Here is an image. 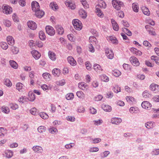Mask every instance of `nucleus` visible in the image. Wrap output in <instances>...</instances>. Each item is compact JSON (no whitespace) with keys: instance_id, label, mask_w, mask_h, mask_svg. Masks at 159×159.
Here are the masks:
<instances>
[{"instance_id":"34","label":"nucleus","mask_w":159,"mask_h":159,"mask_svg":"<svg viewBox=\"0 0 159 159\" xmlns=\"http://www.w3.org/2000/svg\"><path fill=\"white\" fill-rule=\"evenodd\" d=\"M126 99L127 101L130 103L135 102V98L131 96H127L126 97Z\"/></svg>"},{"instance_id":"27","label":"nucleus","mask_w":159,"mask_h":159,"mask_svg":"<svg viewBox=\"0 0 159 159\" xmlns=\"http://www.w3.org/2000/svg\"><path fill=\"white\" fill-rule=\"evenodd\" d=\"M5 157L8 158H11L13 155V152L12 151L7 150L5 152Z\"/></svg>"},{"instance_id":"4","label":"nucleus","mask_w":159,"mask_h":159,"mask_svg":"<svg viewBox=\"0 0 159 159\" xmlns=\"http://www.w3.org/2000/svg\"><path fill=\"white\" fill-rule=\"evenodd\" d=\"M18 108V105L16 103H10L8 107L5 106H3L1 107V109H9L11 108L12 109H17Z\"/></svg>"},{"instance_id":"31","label":"nucleus","mask_w":159,"mask_h":159,"mask_svg":"<svg viewBox=\"0 0 159 159\" xmlns=\"http://www.w3.org/2000/svg\"><path fill=\"white\" fill-rule=\"evenodd\" d=\"M50 7L53 10L58 9V6L56 3L54 2H52L50 3Z\"/></svg>"},{"instance_id":"60","label":"nucleus","mask_w":159,"mask_h":159,"mask_svg":"<svg viewBox=\"0 0 159 159\" xmlns=\"http://www.w3.org/2000/svg\"><path fill=\"white\" fill-rule=\"evenodd\" d=\"M93 122H94V124L95 125H98L102 123V120L101 119H99L98 120H94Z\"/></svg>"},{"instance_id":"47","label":"nucleus","mask_w":159,"mask_h":159,"mask_svg":"<svg viewBox=\"0 0 159 159\" xmlns=\"http://www.w3.org/2000/svg\"><path fill=\"white\" fill-rule=\"evenodd\" d=\"M28 100V98L25 97H21L19 99V101L20 102L24 103L27 102Z\"/></svg>"},{"instance_id":"35","label":"nucleus","mask_w":159,"mask_h":159,"mask_svg":"<svg viewBox=\"0 0 159 159\" xmlns=\"http://www.w3.org/2000/svg\"><path fill=\"white\" fill-rule=\"evenodd\" d=\"M96 6H97V7H100L102 8H105L106 7V4L104 1L101 0L99 2V4Z\"/></svg>"},{"instance_id":"50","label":"nucleus","mask_w":159,"mask_h":159,"mask_svg":"<svg viewBox=\"0 0 159 159\" xmlns=\"http://www.w3.org/2000/svg\"><path fill=\"white\" fill-rule=\"evenodd\" d=\"M39 37L41 40H44L45 39V36L43 32L40 31L39 32Z\"/></svg>"},{"instance_id":"62","label":"nucleus","mask_w":159,"mask_h":159,"mask_svg":"<svg viewBox=\"0 0 159 159\" xmlns=\"http://www.w3.org/2000/svg\"><path fill=\"white\" fill-rule=\"evenodd\" d=\"M75 144L73 143H70L69 144H67L65 146V147L66 149H70L74 146Z\"/></svg>"},{"instance_id":"1","label":"nucleus","mask_w":159,"mask_h":159,"mask_svg":"<svg viewBox=\"0 0 159 159\" xmlns=\"http://www.w3.org/2000/svg\"><path fill=\"white\" fill-rule=\"evenodd\" d=\"M112 3L114 8L118 10H120L121 7H123L124 6V3L122 2L117 0H113Z\"/></svg>"},{"instance_id":"19","label":"nucleus","mask_w":159,"mask_h":159,"mask_svg":"<svg viewBox=\"0 0 159 159\" xmlns=\"http://www.w3.org/2000/svg\"><path fill=\"white\" fill-rule=\"evenodd\" d=\"M7 40L8 43L9 45L11 46L14 45L15 43V41L12 37L10 36H7Z\"/></svg>"},{"instance_id":"12","label":"nucleus","mask_w":159,"mask_h":159,"mask_svg":"<svg viewBox=\"0 0 159 159\" xmlns=\"http://www.w3.org/2000/svg\"><path fill=\"white\" fill-rule=\"evenodd\" d=\"M67 60L68 62L72 66H74L76 65L77 63L74 58L71 56L67 57Z\"/></svg>"},{"instance_id":"43","label":"nucleus","mask_w":159,"mask_h":159,"mask_svg":"<svg viewBox=\"0 0 159 159\" xmlns=\"http://www.w3.org/2000/svg\"><path fill=\"white\" fill-rule=\"evenodd\" d=\"M89 41L90 43H94V44H96L97 40L96 38L93 36H91L89 39Z\"/></svg>"},{"instance_id":"59","label":"nucleus","mask_w":159,"mask_h":159,"mask_svg":"<svg viewBox=\"0 0 159 159\" xmlns=\"http://www.w3.org/2000/svg\"><path fill=\"white\" fill-rule=\"evenodd\" d=\"M85 66L86 68L88 70H90L91 69V65L89 61H86L85 63Z\"/></svg>"},{"instance_id":"41","label":"nucleus","mask_w":159,"mask_h":159,"mask_svg":"<svg viewBox=\"0 0 159 159\" xmlns=\"http://www.w3.org/2000/svg\"><path fill=\"white\" fill-rule=\"evenodd\" d=\"M112 90L115 93H118L121 91L120 87L117 85H116L115 86L113 87Z\"/></svg>"},{"instance_id":"11","label":"nucleus","mask_w":159,"mask_h":159,"mask_svg":"<svg viewBox=\"0 0 159 159\" xmlns=\"http://www.w3.org/2000/svg\"><path fill=\"white\" fill-rule=\"evenodd\" d=\"M28 26L30 29L34 30L37 28V25L35 22L32 21H29L27 22Z\"/></svg>"},{"instance_id":"40","label":"nucleus","mask_w":159,"mask_h":159,"mask_svg":"<svg viewBox=\"0 0 159 159\" xmlns=\"http://www.w3.org/2000/svg\"><path fill=\"white\" fill-rule=\"evenodd\" d=\"M142 10L144 14L147 16H148L150 14V12L149 9L146 7H143L142 8Z\"/></svg>"},{"instance_id":"21","label":"nucleus","mask_w":159,"mask_h":159,"mask_svg":"<svg viewBox=\"0 0 159 159\" xmlns=\"http://www.w3.org/2000/svg\"><path fill=\"white\" fill-rule=\"evenodd\" d=\"M78 86L79 88L82 90H84L85 89H87L88 88V86L84 82H82L79 83Z\"/></svg>"},{"instance_id":"58","label":"nucleus","mask_w":159,"mask_h":159,"mask_svg":"<svg viewBox=\"0 0 159 159\" xmlns=\"http://www.w3.org/2000/svg\"><path fill=\"white\" fill-rule=\"evenodd\" d=\"M152 155H157L159 154V149H154L151 152Z\"/></svg>"},{"instance_id":"57","label":"nucleus","mask_w":159,"mask_h":159,"mask_svg":"<svg viewBox=\"0 0 159 159\" xmlns=\"http://www.w3.org/2000/svg\"><path fill=\"white\" fill-rule=\"evenodd\" d=\"M123 30L124 32L126 33L129 36H131L132 35V34L130 31L128 29L124 28L123 29Z\"/></svg>"},{"instance_id":"24","label":"nucleus","mask_w":159,"mask_h":159,"mask_svg":"<svg viewBox=\"0 0 159 159\" xmlns=\"http://www.w3.org/2000/svg\"><path fill=\"white\" fill-rule=\"evenodd\" d=\"M112 74L115 76L118 77L121 75V72L117 69H114L112 71Z\"/></svg>"},{"instance_id":"45","label":"nucleus","mask_w":159,"mask_h":159,"mask_svg":"<svg viewBox=\"0 0 159 159\" xmlns=\"http://www.w3.org/2000/svg\"><path fill=\"white\" fill-rule=\"evenodd\" d=\"M96 12L98 13L97 15L98 16L101 17H103V14L101 10L100 9L98 8V7H97V6H96Z\"/></svg>"},{"instance_id":"9","label":"nucleus","mask_w":159,"mask_h":159,"mask_svg":"<svg viewBox=\"0 0 159 159\" xmlns=\"http://www.w3.org/2000/svg\"><path fill=\"white\" fill-rule=\"evenodd\" d=\"M32 149L34 152L38 153H42L43 150L42 147L39 146H34L32 148Z\"/></svg>"},{"instance_id":"10","label":"nucleus","mask_w":159,"mask_h":159,"mask_svg":"<svg viewBox=\"0 0 159 159\" xmlns=\"http://www.w3.org/2000/svg\"><path fill=\"white\" fill-rule=\"evenodd\" d=\"M122 121V119L119 118L114 117L111 118V123L113 124L118 125Z\"/></svg>"},{"instance_id":"39","label":"nucleus","mask_w":159,"mask_h":159,"mask_svg":"<svg viewBox=\"0 0 159 159\" xmlns=\"http://www.w3.org/2000/svg\"><path fill=\"white\" fill-rule=\"evenodd\" d=\"M4 84L8 87H10L12 85L11 82L8 79H6L4 80Z\"/></svg>"},{"instance_id":"54","label":"nucleus","mask_w":159,"mask_h":159,"mask_svg":"<svg viewBox=\"0 0 159 159\" xmlns=\"http://www.w3.org/2000/svg\"><path fill=\"white\" fill-rule=\"evenodd\" d=\"M11 50L13 54H16L19 52L18 48L12 46L11 48Z\"/></svg>"},{"instance_id":"53","label":"nucleus","mask_w":159,"mask_h":159,"mask_svg":"<svg viewBox=\"0 0 159 159\" xmlns=\"http://www.w3.org/2000/svg\"><path fill=\"white\" fill-rule=\"evenodd\" d=\"M151 59L155 61L156 64L159 65V58L158 57L152 56L151 57Z\"/></svg>"},{"instance_id":"30","label":"nucleus","mask_w":159,"mask_h":159,"mask_svg":"<svg viewBox=\"0 0 159 159\" xmlns=\"http://www.w3.org/2000/svg\"><path fill=\"white\" fill-rule=\"evenodd\" d=\"M37 130L39 133H42L46 131V128L45 126L41 125L38 127Z\"/></svg>"},{"instance_id":"51","label":"nucleus","mask_w":159,"mask_h":159,"mask_svg":"<svg viewBox=\"0 0 159 159\" xmlns=\"http://www.w3.org/2000/svg\"><path fill=\"white\" fill-rule=\"evenodd\" d=\"M74 97V95L72 93L67 94L66 96V98L67 100H70L73 99Z\"/></svg>"},{"instance_id":"44","label":"nucleus","mask_w":159,"mask_h":159,"mask_svg":"<svg viewBox=\"0 0 159 159\" xmlns=\"http://www.w3.org/2000/svg\"><path fill=\"white\" fill-rule=\"evenodd\" d=\"M153 114L152 116V117L153 118H159V110H154Z\"/></svg>"},{"instance_id":"52","label":"nucleus","mask_w":159,"mask_h":159,"mask_svg":"<svg viewBox=\"0 0 159 159\" xmlns=\"http://www.w3.org/2000/svg\"><path fill=\"white\" fill-rule=\"evenodd\" d=\"M1 47L4 50H6L8 48V45L6 42H2L1 43Z\"/></svg>"},{"instance_id":"3","label":"nucleus","mask_w":159,"mask_h":159,"mask_svg":"<svg viewBox=\"0 0 159 159\" xmlns=\"http://www.w3.org/2000/svg\"><path fill=\"white\" fill-rule=\"evenodd\" d=\"M45 30L46 33L50 36H53L55 33V30L52 27L50 26H46Z\"/></svg>"},{"instance_id":"15","label":"nucleus","mask_w":159,"mask_h":159,"mask_svg":"<svg viewBox=\"0 0 159 159\" xmlns=\"http://www.w3.org/2000/svg\"><path fill=\"white\" fill-rule=\"evenodd\" d=\"M33 57L36 59H38L41 56V54L36 50H34L31 51Z\"/></svg>"},{"instance_id":"56","label":"nucleus","mask_w":159,"mask_h":159,"mask_svg":"<svg viewBox=\"0 0 159 159\" xmlns=\"http://www.w3.org/2000/svg\"><path fill=\"white\" fill-rule=\"evenodd\" d=\"M102 98V96L100 94L95 96L94 99L95 101H98L101 100Z\"/></svg>"},{"instance_id":"13","label":"nucleus","mask_w":159,"mask_h":159,"mask_svg":"<svg viewBox=\"0 0 159 159\" xmlns=\"http://www.w3.org/2000/svg\"><path fill=\"white\" fill-rule=\"evenodd\" d=\"M93 68L96 72L99 73H100L101 71L103 70V69L101 67V66L97 64H95L94 65Z\"/></svg>"},{"instance_id":"6","label":"nucleus","mask_w":159,"mask_h":159,"mask_svg":"<svg viewBox=\"0 0 159 159\" xmlns=\"http://www.w3.org/2000/svg\"><path fill=\"white\" fill-rule=\"evenodd\" d=\"M129 60L132 65L134 66H138L139 65L138 59L134 56L131 57L129 58Z\"/></svg>"},{"instance_id":"18","label":"nucleus","mask_w":159,"mask_h":159,"mask_svg":"<svg viewBox=\"0 0 159 159\" xmlns=\"http://www.w3.org/2000/svg\"><path fill=\"white\" fill-rule=\"evenodd\" d=\"M55 28L56 29L57 32L58 34H62L64 32V30L63 28L60 25H56Z\"/></svg>"},{"instance_id":"23","label":"nucleus","mask_w":159,"mask_h":159,"mask_svg":"<svg viewBox=\"0 0 159 159\" xmlns=\"http://www.w3.org/2000/svg\"><path fill=\"white\" fill-rule=\"evenodd\" d=\"M48 55L49 58L52 60L54 61L56 60V56L55 54L51 51H49L48 52Z\"/></svg>"},{"instance_id":"2","label":"nucleus","mask_w":159,"mask_h":159,"mask_svg":"<svg viewBox=\"0 0 159 159\" xmlns=\"http://www.w3.org/2000/svg\"><path fill=\"white\" fill-rule=\"evenodd\" d=\"M72 24L74 28L77 30H80L82 29V26L81 22L78 19H74L72 21Z\"/></svg>"},{"instance_id":"7","label":"nucleus","mask_w":159,"mask_h":159,"mask_svg":"<svg viewBox=\"0 0 159 159\" xmlns=\"http://www.w3.org/2000/svg\"><path fill=\"white\" fill-rule=\"evenodd\" d=\"M66 5L70 8L73 10L76 7V5L75 3L71 1L66 0L65 2Z\"/></svg>"},{"instance_id":"38","label":"nucleus","mask_w":159,"mask_h":159,"mask_svg":"<svg viewBox=\"0 0 159 159\" xmlns=\"http://www.w3.org/2000/svg\"><path fill=\"white\" fill-rule=\"evenodd\" d=\"M76 95L80 98L83 99L84 98V94L82 91H77Z\"/></svg>"},{"instance_id":"8","label":"nucleus","mask_w":159,"mask_h":159,"mask_svg":"<svg viewBox=\"0 0 159 159\" xmlns=\"http://www.w3.org/2000/svg\"><path fill=\"white\" fill-rule=\"evenodd\" d=\"M32 10L35 11L40 9L39 3L35 1H33L31 3Z\"/></svg>"},{"instance_id":"26","label":"nucleus","mask_w":159,"mask_h":159,"mask_svg":"<svg viewBox=\"0 0 159 159\" xmlns=\"http://www.w3.org/2000/svg\"><path fill=\"white\" fill-rule=\"evenodd\" d=\"M53 75L56 76H59L61 73L60 70L58 68H55L52 71Z\"/></svg>"},{"instance_id":"46","label":"nucleus","mask_w":159,"mask_h":159,"mask_svg":"<svg viewBox=\"0 0 159 159\" xmlns=\"http://www.w3.org/2000/svg\"><path fill=\"white\" fill-rule=\"evenodd\" d=\"M39 114L42 118L44 119H47L48 117V115L43 112L40 113Z\"/></svg>"},{"instance_id":"17","label":"nucleus","mask_w":159,"mask_h":159,"mask_svg":"<svg viewBox=\"0 0 159 159\" xmlns=\"http://www.w3.org/2000/svg\"><path fill=\"white\" fill-rule=\"evenodd\" d=\"M111 21L113 30L116 31H118L119 30V27L117 23L115 20L113 19L111 20Z\"/></svg>"},{"instance_id":"37","label":"nucleus","mask_w":159,"mask_h":159,"mask_svg":"<svg viewBox=\"0 0 159 159\" xmlns=\"http://www.w3.org/2000/svg\"><path fill=\"white\" fill-rule=\"evenodd\" d=\"M110 40L113 44H117L118 43V41L115 37L110 36Z\"/></svg>"},{"instance_id":"32","label":"nucleus","mask_w":159,"mask_h":159,"mask_svg":"<svg viewBox=\"0 0 159 159\" xmlns=\"http://www.w3.org/2000/svg\"><path fill=\"white\" fill-rule=\"evenodd\" d=\"M10 64L13 68L16 69L18 67L17 64L13 60H10L9 61Z\"/></svg>"},{"instance_id":"29","label":"nucleus","mask_w":159,"mask_h":159,"mask_svg":"<svg viewBox=\"0 0 159 159\" xmlns=\"http://www.w3.org/2000/svg\"><path fill=\"white\" fill-rule=\"evenodd\" d=\"M132 8L133 11L135 12H137L139 11V7L137 3H134L132 4Z\"/></svg>"},{"instance_id":"42","label":"nucleus","mask_w":159,"mask_h":159,"mask_svg":"<svg viewBox=\"0 0 159 159\" xmlns=\"http://www.w3.org/2000/svg\"><path fill=\"white\" fill-rule=\"evenodd\" d=\"M23 87V84L21 83H17L16 84V89L19 92L22 91V88Z\"/></svg>"},{"instance_id":"16","label":"nucleus","mask_w":159,"mask_h":159,"mask_svg":"<svg viewBox=\"0 0 159 159\" xmlns=\"http://www.w3.org/2000/svg\"><path fill=\"white\" fill-rule=\"evenodd\" d=\"M141 106L143 108L146 109L150 108L152 105L148 102L144 101L141 104Z\"/></svg>"},{"instance_id":"22","label":"nucleus","mask_w":159,"mask_h":159,"mask_svg":"<svg viewBox=\"0 0 159 159\" xmlns=\"http://www.w3.org/2000/svg\"><path fill=\"white\" fill-rule=\"evenodd\" d=\"M28 100L33 102L35 99V97L34 93L30 92L28 93Z\"/></svg>"},{"instance_id":"55","label":"nucleus","mask_w":159,"mask_h":159,"mask_svg":"<svg viewBox=\"0 0 159 159\" xmlns=\"http://www.w3.org/2000/svg\"><path fill=\"white\" fill-rule=\"evenodd\" d=\"M43 78L47 80H49L50 79V75L48 73H45L43 74Z\"/></svg>"},{"instance_id":"61","label":"nucleus","mask_w":159,"mask_h":159,"mask_svg":"<svg viewBox=\"0 0 159 159\" xmlns=\"http://www.w3.org/2000/svg\"><path fill=\"white\" fill-rule=\"evenodd\" d=\"M99 149L97 147H93L90 148L89 150V151L90 152H97L98 151Z\"/></svg>"},{"instance_id":"48","label":"nucleus","mask_w":159,"mask_h":159,"mask_svg":"<svg viewBox=\"0 0 159 159\" xmlns=\"http://www.w3.org/2000/svg\"><path fill=\"white\" fill-rule=\"evenodd\" d=\"M6 132V130L3 127L0 128V137L2 138L4 136V133Z\"/></svg>"},{"instance_id":"36","label":"nucleus","mask_w":159,"mask_h":159,"mask_svg":"<svg viewBox=\"0 0 159 159\" xmlns=\"http://www.w3.org/2000/svg\"><path fill=\"white\" fill-rule=\"evenodd\" d=\"M100 79L104 82H108L109 81V78L105 75H102L100 76Z\"/></svg>"},{"instance_id":"63","label":"nucleus","mask_w":159,"mask_h":159,"mask_svg":"<svg viewBox=\"0 0 159 159\" xmlns=\"http://www.w3.org/2000/svg\"><path fill=\"white\" fill-rule=\"evenodd\" d=\"M92 143H96L100 142L101 141V139L99 138L92 139H91Z\"/></svg>"},{"instance_id":"33","label":"nucleus","mask_w":159,"mask_h":159,"mask_svg":"<svg viewBox=\"0 0 159 159\" xmlns=\"http://www.w3.org/2000/svg\"><path fill=\"white\" fill-rule=\"evenodd\" d=\"M49 132L52 134H56L58 132L57 129L54 127H51L48 129Z\"/></svg>"},{"instance_id":"5","label":"nucleus","mask_w":159,"mask_h":159,"mask_svg":"<svg viewBox=\"0 0 159 159\" xmlns=\"http://www.w3.org/2000/svg\"><path fill=\"white\" fill-rule=\"evenodd\" d=\"M2 11L4 13L6 14L11 13L12 11V9L9 6L3 5L2 7Z\"/></svg>"},{"instance_id":"28","label":"nucleus","mask_w":159,"mask_h":159,"mask_svg":"<svg viewBox=\"0 0 159 159\" xmlns=\"http://www.w3.org/2000/svg\"><path fill=\"white\" fill-rule=\"evenodd\" d=\"M145 127L148 129L152 128L155 126V123L153 122H148L145 124Z\"/></svg>"},{"instance_id":"64","label":"nucleus","mask_w":159,"mask_h":159,"mask_svg":"<svg viewBox=\"0 0 159 159\" xmlns=\"http://www.w3.org/2000/svg\"><path fill=\"white\" fill-rule=\"evenodd\" d=\"M66 119L67 120L72 122L74 121L75 120V118L72 116H68Z\"/></svg>"},{"instance_id":"49","label":"nucleus","mask_w":159,"mask_h":159,"mask_svg":"<svg viewBox=\"0 0 159 159\" xmlns=\"http://www.w3.org/2000/svg\"><path fill=\"white\" fill-rule=\"evenodd\" d=\"M143 97L145 98L150 97L151 96V95L147 91H144L142 94Z\"/></svg>"},{"instance_id":"20","label":"nucleus","mask_w":159,"mask_h":159,"mask_svg":"<svg viewBox=\"0 0 159 159\" xmlns=\"http://www.w3.org/2000/svg\"><path fill=\"white\" fill-rule=\"evenodd\" d=\"M79 14L80 17L84 19L87 16L86 12L82 9H80L79 10Z\"/></svg>"},{"instance_id":"25","label":"nucleus","mask_w":159,"mask_h":159,"mask_svg":"<svg viewBox=\"0 0 159 159\" xmlns=\"http://www.w3.org/2000/svg\"><path fill=\"white\" fill-rule=\"evenodd\" d=\"M150 88L152 91H157L159 89V86L157 84H152L150 85Z\"/></svg>"},{"instance_id":"14","label":"nucleus","mask_w":159,"mask_h":159,"mask_svg":"<svg viewBox=\"0 0 159 159\" xmlns=\"http://www.w3.org/2000/svg\"><path fill=\"white\" fill-rule=\"evenodd\" d=\"M34 12L36 16L39 18H41L44 15V12L40 9Z\"/></svg>"}]
</instances>
